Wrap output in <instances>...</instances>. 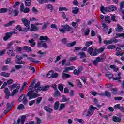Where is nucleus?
Instances as JSON below:
<instances>
[{
	"label": "nucleus",
	"mask_w": 124,
	"mask_h": 124,
	"mask_svg": "<svg viewBox=\"0 0 124 124\" xmlns=\"http://www.w3.org/2000/svg\"><path fill=\"white\" fill-rule=\"evenodd\" d=\"M104 94L105 96H107V97H111V93H110L108 91H106L104 93Z\"/></svg>",
	"instance_id": "obj_40"
},
{
	"label": "nucleus",
	"mask_w": 124,
	"mask_h": 124,
	"mask_svg": "<svg viewBox=\"0 0 124 124\" xmlns=\"http://www.w3.org/2000/svg\"><path fill=\"white\" fill-rule=\"evenodd\" d=\"M108 49L109 50H112L113 49H115L116 48V46L115 45H110L108 46L107 47Z\"/></svg>",
	"instance_id": "obj_51"
},
{
	"label": "nucleus",
	"mask_w": 124,
	"mask_h": 124,
	"mask_svg": "<svg viewBox=\"0 0 124 124\" xmlns=\"http://www.w3.org/2000/svg\"><path fill=\"white\" fill-rule=\"evenodd\" d=\"M13 106L14 105L12 104L10 105V103L9 102L7 103V104H6L7 108L4 111V115H5L6 114H7V113H8V112H9V111L11 110V108H12V107H13Z\"/></svg>",
	"instance_id": "obj_11"
},
{
	"label": "nucleus",
	"mask_w": 124,
	"mask_h": 124,
	"mask_svg": "<svg viewBox=\"0 0 124 124\" xmlns=\"http://www.w3.org/2000/svg\"><path fill=\"white\" fill-rule=\"evenodd\" d=\"M61 42L63 44H66L67 47H68L69 48H71V47H73V46L76 45V41H74L72 43H69L67 44V39L66 38L62 39Z\"/></svg>",
	"instance_id": "obj_5"
},
{
	"label": "nucleus",
	"mask_w": 124,
	"mask_h": 124,
	"mask_svg": "<svg viewBox=\"0 0 124 124\" xmlns=\"http://www.w3.org/2000/svg\"><path fill=\"white\" fill-rule=\"evenodd\" d=\"M35 81H36V79H33V81L31 82V83L30 86V88H33V87L35 86L34 85L35 84Z\"/></svg>",
	"instance_id": "obj_60"
},
{
	"label": "nucleus",
	"mask_w": 124,
	"mask_h": 124,
	"mask_svg": "<svg viewBox=\"0 0 124 124\" xmlns=\"http://www.w3.org/2000/svg\"><path fill=\"white\" fill-rule=\"evenodd\" d=\"M21 21L25 27H29L30 26V22L27 18H22Z\"/></svg>",
	"instance_id": "obj_15"
},
{
	"label": "nucleus",
	"mask_w": 124,
	"mask_h": 124,
	"mask_svg": "<svg viewBox=\"0 0 124 124\" xmlns=\"http://www.w3.org/2000/svg\"><path fill=\"white\" fill-rule=\"evenodd\" d=\"M124 7V1H123L120 3V9H123Z\"/></svg>",
	"instance_id": "obj_64"
},
{
	"label": "nucleus",
	"mask_w": 124,
	"mask_h": 124,
	"mask_svg": "<svg viewBox=\"0 0 124 124\" xmlns=\"http://www.w3.org/2000/svg\"><path fill=\"white\" fill-rule=\"evenodd\" d=\"M17 86H20V84L18 83H15L12 85L10 86V89L11 90H13V89H15L17 87Z\"/></svg>",
	"instance_id": "obj_45"
},
{
	"label": "nucleus",
	"mask_w": 124,
	"mask_h": 124,
	"mask_svg": "<svg viewBox=\"0 0 124 124\" xmlns=\"http://www.w3.org/2000/svg\"><path fill=\"white\" fill-rule=\"evenodd\" d=\"M52 76H53V72L52 71L49 72L47 75V77H48V78H52Z\"/></svg>",
	"instance_id": "obj_57"
},
{
	"label": "nucleus",
	"mask_w": 124,
	"mask_h": 124,
	"mask_svg": "<svg viewBox=\"0 0 124 124\" xmlns=\"http://www.w3.org/2000/svg\"><path fill=\"white\" fill-rule=\"evenodd\" d=\"M39 40L41 41H42V40H45V41H48V40H49V38H48V36H40Z\"/></svg>",
	"instance_id": "obj_27"
},
{
	"label": "nucleus",
	"mask_w": 124,
	"mask_h": 124,
	"mask_svg": "<svg viewBox=\"0 0 124 124\" xmlns=\"http://www.w3.org/2000/svg\"><path fill=\"white\" fill-rule=\"evenodd\" d=\"M118 42H119V41L116 39V38H115V37L113 39H111L110 40L104 41V43L105 44H112V43H118Z\"/></svg>",
	"instance_id": "obj_10"
},
{
	"label": "nucleus",
	"mask_w": 124,
	"mask_h": 124,
	"mask_svg": "<svg viewBox=\"0 0 124 124\" xmlns=\"http://www.w3.org/2000/svg\"><path fill=\"white\" fill-rule=\"evenodd\" d=\"M93 101L94 102L95 105L97 106V107H98V108H100V107H101V105L98 104V100H97V99H94Z\"/></svg>",
	"instance_id": "obj_38"
},
{
	"label": "nucleus",
	"mask_w": 124,
	"mask_h": 124,
	"mask_svg": "<svg viewBox=\"0 0 124 124\" xmlns=\"http://www.w3.org/2000/svg\"><path fill=\"white\" fill-rule=\"evenodd\" d=\"M0 75L1 76H3L4 77H9V76H10V73L2 72H1Z\"/></svg>",
	"instance_id": "obj_28"
},
{
	"label": "nucleus",
	"mask_w": 124,
	"mask_h": 124,
	"mask_svg": "<svg viewBox=\"0 0 124 124\" xmlns=\"http://www.w3.org/2000/svg\"><path fill=\"white\" fill-rule=\"evenodd\" d=\"M117 10V7L115 5H110L108 7H104V6H101L100 8V11L103 14H105L104 11L107 12H111V11H116Z\"/></svg>",
	"instance_id": "obj_3"
},
{
	"label": "nucleus",
	"mask_w": 124,
	"mask_h": 124,
	"mask_svg": "<svg viewBox=\"0 0 124 124\" xmlns=\"http://www.w3.org/2000/svg\"><path fill=\"white\" fill-rule=\"evenodd\" d=\"M27 60H29V61H30V62H32L36 63H39V62H40V61H35V58L32 57H27Z\"/></svg>",
	"instance_id": "obj_16"
},
{
	"label": "nucleus",
	"mask_w": 124,
	"mask_h": 124,
	"mask_svg": "<svg viewBox=\"0 0 124 124\" xmlns=\"http://www.w3.org/2000/svg\"><path fill=\"white\" fill-rule=\"evenodd\" d=\"M119 37L124 38V33H117L115 36V38H119Z\"/></svg>",
	"instance_id": "obj_36"
},
{
	"label": "nucleus",
	"mask_w": 124,
	"mask_h": 124,
	"mask_svg": "<svg viewBox=\"0 0 124 124\" xmlns=\"http://www.w3.org/2000/svg\"><path fill=\"white\" fill-rule=\"evenodd\" d=\"M20 11L21 12H24V13H29L31 10L30 8L26 7L25 8V5H24V3H21L20 5Z\"/></svg>",
	"instance_id": "obj_7"
},
{
	"label": "nucleus",
	"mask_w": 124,
	"mask_h": 124,
	"mask_svg": "<svg viewBox=\"0 0 124 124\" xmlns=\"http://www.w3.org/2000/svg\"><path fill=\"white\" fill-rule=\"evenodd\" d=\"M21 87V85H19L16 87V89H15L13 90L12 92V94H10V92L9 91V89L8 88L6 87L4 90V93H5V98L6 99H8L9 98V96H14L15 94L18 93V92H19V89Z\"/></svg>",
	"instance_id": "obj_1"
},
{
	"label": "nucleus",
	"mask_w": 124,
	"mask_h": 124,
	"mask_svg": "<svg viewBox=\"0 0 124 124\" xmlns=\"http://www.w3.org/2000/svg\"><path fill=\"white\" fill-rule=\"evenodd\" d=\"M32 89H34L35 92L38 93L41 91V87L40 86V82L38 81L37 82L35 86L32 87Z\"/></svg>",
	"instance_id": "obj_9"
},
{
	"label": "nucleus",
	"mask_w": 124,
	"mask_h": 124,
	"mask_svg": "<svg viewBox=\"0 0 124 124\" xmlns=\"http://www.w3.org/2000/svg\"><path fill=\"white\" fill-rule=\"evenodd\" d=\"M90 30L89 28L86 29V31L84 32V35H85V36L89 35V34H90Z\"/></svg>",
	"instance_id": "obj_53"
},
{
	"label": "nucleus",
	"mask_w": 124,
	"mask_h": 124,
	"mask_svg": "<svg viewBox=\"0 0 124 124\" xmlns=\"http://www.w3.org/2000/svg\"><path fill=\"white\" fill-rule=\"evenodd\" d=\"M41 100H42V97H40L37 99V101H36V104H39V103H40L41 102Z\"/></svg>",
	"instance_id": "obj_62"
},
{
	"label": "nucleus",
	"mask_w": 124,
	"mask_h": 124,
	"mask_svg": "<svg viewBox=\"0 0 124 124\" xmlns=\"http://www.w3.org/2000/svg\"><path fill=\"white\" fill-rule=\"evenodd\" d=\"M77 82L78 88H79L80 89L83 88V85H82V83L81 82V81H80L79 79H77Z\"/></svg>",
	"instance_id": "obj_49"
},
{
	"label": "nucleus",
	"mask_w": 124,
	"mask_h": 124,
	"mask_svg": "<svg viewBox=\"0 0 124 124\" xmlns=\"http://www.w3.org/2000/svg\"><path fill=\"white\" fill-rule=\"evenodd\" d=\"M7 53L9 55V56H11V57H14V56H15V54L13 53V50H10V48H9Z\"/></svg>",
	"instance_id": "obj_31"
},
{
	"label": "nucleus",
	"mask_w": 124,
	"mask_h": 124,
	"mask_svg": "<svg viewBox=\"0 0 124 124\" xmlns=\"http://www.w3.org/2000/svg\"><path fill=\"white\" fill-rule=\"evenodd\" d=\"M8 11V9L6 8H1L0 9V13H6L7 11Z\"/></svg>",
	"instance_id": "obj_34"
},
{
	"label": "nucleus",
	"mask_w": 124,
	"mask_h": 124,
	"mask_svg": "<svg viewBox=\"0 0 124 124\" xmlns=\"http://www.w3.org/2000/svg\"><path fill=\"white\" fill-rule=\"evenodd\" d=\"M59 11H62L63 10H65V11H68V9L66 8L65 7H60L59 8Z\"/></svg>",
	"instance_id": "obj_50"
},
{
	"label": "nucleus",
	"mask_w": 124,
	"mask_h": 124,
	"mask_svg": "<svg viewBox=\"0 0 124 124\" xmlns=\"http://www.w3.org/2000/svg\"><path fill=\"white\" fill-rule=\"evenodd\" d=\"M62 77H63V78H69L71 77V76H70V75H69L68 74H66L65 73H63Z\"/></svg>",
	"instance_id": "obj_42"
},
{
	"label": "nucleus",
	"mask_w": 124,
	"mask_h": 124,
	"mask_svg": "<svg viewBox=\"0 0 124 124\" xmlns=\"http://www.w3.org/2000/svg\"><path fill=\"white\" fill-rule=\"evenodd\" d=\"M16 21L15 20H12L10 21L9 23H6L4 25V27H10V26H12V24H14Z\"/></svg>",
	"instance_id": "obj_25"
},
{
	"label": "nucleus",
	"mask_w": 124,
	"mask_h": 124,
	"mask_svg": "<svg viewBox=\"0 0 124 124\" xmlns=\"http://www.w3.org/2000/svg\"><path fill=\"white\" fill-rule=\"evenodd\" d=\"M59 106H60V103L59 102H56L54 104V110L56 111L59 110Z\"/></svg>",
	"instance_id": "obj_29"
},
{
	"label": "nucleus",
	"mask_w": 124,
	"mask_h": 124,
	"mask_svg": "<svg viewBox=\"0 0 124 124\" xmlns=\"http://www.w3.org/2000/svg\"><path fill=\"white\" fill-rule=\"evenodd\" d=\"M72 9V12L73 14H78V13H79V8H78V7H73Z\"/></svg>",
	"instance_id": "obj_19"
},
{
	"label": "nucleus",
	"mask_w": 124,
	"mask_h": 124,
	"mask_svg": "<svg viewBox=\"0 0 124 124\" xmlns=\"http://www.w3.org/2000/svg\"><path fill=\"white\" fill-rule=\"evenodd\" d=\"M92 44H93L92 41L86 42L85 46L86 47H89V46H91V45H92Z\"/></svg>",
	"instance_id": "obj_59"
},
{
	"label": "nucleus",
	"mask_w": 124,
	"mask_h": 124,
	"mask_svg": "<svg viewBox=\"0 0 124 124\" xmlns=\"http://www.w3.org/2000/svg\"><path fill=\"white\" fill-rule=\"evenodd\" d=\"M28 42L29 43H30V46H31V47H34L35 46V44H36V43L34 41V40L33 39L29 40L28 41Z\"/></svg>",
	"instance_id": "obj_22"
},
{
	"label": "nucleus",
	"mask_w": 124,
	"mask_h": 124,
	"mask_svg": "<svg viewBox=\"0 0 124 124\" xmlns=\"http://www.w3.org/2000/svg\"><path fill=\"white\" fill-rule=\"evenodd\" d=\"M28 90L30 91L27 93L26 96L29 97L28 99H33V98H36L38 96H40V95L36 92H34V90H32L31 87H29Z\"/></svg>",
	"instance_id": "obj_2"
},
{
	"label": "nucleus",
	"mask_w": 124,
	"mask_h": 124,
	"mask_svg": "<svg viewBox=\"0 0 124 124\" xmlns=\"http://www.w3.org/2000/svg\"><path fill=\"white\" fill-rule=\"evenodd\" d=\"M58 89L62 92V93L63 92V85L62 84H58Z\"/></svg>",
	"instance_id": "obj_35"
},
{
	"label": "nucleus",
	"mask_w": 124,
	"mask_h": 124,
	"mask_svg": "<svg viewBox=\"0 0 124 124\" xmlns=\"http://www.w3.org/2000/svg\"><path fill=\"white\" fill-rule=\"evenodd\" d=\"M25 109V106L22 104H20L17 107L18 110H24Z\"/></svg>",
	"instance_id": "obj_44"
},
{
	"label": "nucleus",
	"mask_w": 124,
	"mask_h": 124,
	"mask_svg": "<svg viewBox=\"0 0 124 124\" xmlns=\"http://www.w3.org/2000/svg\"><path fill=\"white\" fill-rule=\"evenodd\" d=\"M31 0H26L25 2V6L29 7L31 6Z\"/></svg>",
	"instance_id": "obj_32"
},
{
	"label": "nucleus",
	"mask_w": 124,
	"mask_h": 124,
	"mask_svg": "<svg viewBox=\"0 0 124 124\" xmlns=\"http://www.w3.org/2000/svg\"><path fill=\"white\" fill-rule=\"evenodd\" d=\"M97 109V108L94 107H93V106H90L88 109V111L86 113L87 118H90V117H91V116H92V115L93 114L94 110H96Z\"/></svg>",
	"instance_id": "obj_6"
},
{
	"label": "nucleus",
	"mask_w": 124,
	"mask_h": 124,
	"mask_svg": "<svg viewBox=\"0 0 124 124\" xmlns=\"http://www.w3.org/2000/svg\"><path fill=\"white\" fill-rule=\"evenodd\" d=\"M104 50H105V47H100L99 49H97V52L98 54L100 53H103V52H104Z\"/></svg>",
	"instance_id": "obj_43"
},
{
	"label": "nucleus",
	"mask_w": 124,
	"mask_h": 124,
	"mask_svg": "<svg viewBox=\"0 0 124 124\" xmlns=\"http://www.w3.org/2000/svg\"><path fill=\"white\" fill-rule=\"evenodd\" d=\"M65 107V105L64 104H61L60 107L59 108V111H62Z\"/></svg>",
	"instance_id": "obj_56"
},
{
	"label": "nucleus",
	"mask_w": 124,
	"mask_h": 124,
	"mask_svg": "<svg viewBox=\"0 0 124 124\" xmlns=\"http://www.w3.org/2000/svg\"><path fill=\"white\" fill-rule=\"evenodd\" d=\"M31 29L30 31H37V30H38L39 29L38 27H36L34 24H32L31 25Z\"/></svg>",
	"instance_id": "obj_18"
},
{
	"label": "nucleus",
	"mask_w": 124,
	"mask_h": 124,
	"mask_svg": "<svg viewBox=\"0 0 124 124\" xmlns=\"http://www.w3.org/2000/svg\"><path fill=\"white\" fill-rule=\"evenodd\" d=\"M106 76H107V77H108L109 80H111V79L113 78V75L112 74V73L110 72H107V73L106 74Z\"/></svg>",
	"instance_id": "obj_26"
},
{
	"label": "nucleus",
	"mask_w": 124,
	"mask_h": 124,
	"mask_svg": "<svg viewBox=\"0 0 124 124\" xmlns=\"http://www.w3.org/2000/svg\"><path fill=\"white\" fill-rule=\"evenodd\" d=\"M90 55L92 56V57H95V56H97V49L95 48L94 49V51L93 52L92 51V53H91V54H90Z\"/></svg>",
	"instance_id": "obj_48"
},
{
	"label": "nucleus",
	"mask_w": 124,
	"mask_h": 124,
	"mask_svg": "<svg viewBox=\"0 0 124 124\" xmlns=\"http://www.w3.org/2000/svg\"><path fill=\"white\" fill-rule=\"evenodd\" d=\"M46 7L48 9H50V10H54V7L52 6V5L49 4L46 6Z\"/></svg>",
	"instance_id": "obj_55"
},
{
	"label": "nucleus",
	"mask_w": 124,
	"mask_h": 124,
	"mask_svg": "<svg viewBox=\"0 0 124 124\" xmlns=\"http://www.w3.org/2000/svg\"><path fill=\"white\" fill-rule=\"evenodd\" d=\"M50 89V86L49 85H46L44 87H42L41 91L42 92H46V91H48Z\"/></svg>",
	"instance_id": "obj_24"
},
{
	"label": "nucleus",
	"mask_w": 124,
	"mask_h": 124,
	"mask_svg": "<svg viewBox=\"0 0 124 124\" xmlns=\"http://www.w3.org/2000/svg\"><path fill=\"white\" fill-rule=\"evenodd\" d=\"M27 118V116L26 115H22L21 116V124H24V123H25V121H26V118Z\"/></svg>",
	"instance_id": "obj_47"
},
{
	"label": "nucleus",
	"mask_w": 124,
	"mask_h": 124,
	"mask_svg": "<svg viewBox=\"0 0 124 124\" xmlns=\"http://www.w3.org/2000/svg\"><path fill=\"white\" fill-rule=\"evenodd\" d=\"M78 56H79L80 59H84V58H86V53L85 52H79L78 54Z\"/></svg>",
	"instance_id": "obj_23"
},
{
	"label": "nucleus",
	"mask_w": 124,
	"mask_h": 124,
	"mask_svg": "<svg viewBox=\"0 0 124 124\" xmlns=\"http://www.w3.org/2000/svg\"><path fill=\"white\" fill-rule=\"evenodd\" d=\"M81 49H82V47H81L76 46L75 47L74 50H73V52H79V51H80V50H81Z\"/></svg>",
	"instance_id": "obj_54"
},
{
	"label": "nucleus",
	"mask_w": 124,
	"mask_h": 124,
	"mask_svg": "<svg viewBox=\"0 0 124 124\" xmlns=\"http://www.w3.org/2000/svg\"><path fill=\"white\" fill-rule=\"evenodd\" d=\"M74 74L75 75H79V74H80V73L79 72V71L77 69H75L74 70Z\"/></svg>",
	"instance_id": "obj_63"
},
{
	"label": "nucleus",
	"mask_w": 124,
	"mask_h": 124,
	"mask_svg": "<svg viewBox=\"0 0 124 124\" xmlns=\"http://www.w3.org/2000/svg\"><path fill=\"white\" fill-rule=\"evenodd\" d=\"M109 67L113 69V71H115V72L119 71V68H116V65H111Z\"/></svg>",
	"instance_id": "obj_37"
},
{
	"label": "nucleus",
	"mask_w": 124,
	"mask_h": 124,
	"mask_svg": "<svg viewBox=\"0 0 124 124\" xmlns=\"http://www.w3.org/2000/svg\"><path fill=\"white\" fill-rule=\"evenodd\" d=\"M23 50L27 51V52H32V49L29 46H25L23 47Z\"/></svg>",
	"instance_id": "obj_20"
},
{
	"label": "nucleus",
	"mask_w": 124,
	"mask_h": 124,
	"mask_svg": "<svg viewBox=\"0 0 124 124\" xmlns=\"http://www.w3.org/2000/svg\"><path fill=\"white\" fill-rule=\"evenodd\" d=\"M14 42H15V41H12L10 43L8 44V46L7 47L6 49L7 50H9V49H10V47H11V46L14 44Z\"/></svg>",
	"instance_id": "obj_41"
},
{
	"label": "nucleus",
	"mask_w": 124,
	"mask_h": 124,
	"mask_svg": "<svg viewBox=\"0 0 124 124\" xmlns=\"http://www.w3.org/2000/svg\"><path fill=\"white\" fill-rule=\"evenodd\" d=\"M117 27L115 28L116 31H123V27L120 25V24H117Z\"/></svg>",
	"instance_id": "obj_30"
},
{
	"label": "nucleus",
	"mask_w": 124,
	"mask_h": 124,
	"mask_svg": "<svg viewBox=\"0 0 124 124\" xmlns=\"http://www.w3.org/2000/svg\"><path fill=\"white\" fill-rule=\"evenodd\" d=\"M122 115H120L119 117L116 116H113L112 117V121L115 123H121L122 122Z\"/></svg>",
	"instance_id": "obj_13"
},
{
	"label": "nucleus",
	"mask_w": 124,
	"mask_h": 124,
	"mask_svg": "<svg viewBox=\"0 0 124 124\" xmlns=\"http://www.w3.org/2000/svg\"><path fill=\"white\" fill-rule=\"evenodd\" d=\"M71 25L75 29H76L78 27V24L76 22H72Z\"/></svg>",
	"instance_id": "obj_61"
},
{
	"label": "nucleus",
	"mask_w": 124,
	"mask_h": 124,
	"mask_svg": "<svg viewBox=\"0 0 124 124\" xmlns=\"http://www.w3.org/2000/svg\"><path fill=\"white\" fill-rule=\"evenodd\" d=\"M26 98V94H22L21 96H20L19 99H18V101L19 102H21L24 100V98Z\"/></svg>",
	"instance_id": "obj_33"
},
{
	"label": "nucleus",
	"mask_w": 124,
	"mask_h": 124,
	"mask_svg": "<svg viewBox=\"0 0 124 124\" xmlns=\"http://www.w3.org/2000/svg\"><path fill=\"white\" fill-rule=\"evenodd\" d=\"M114 109H118L121 112L124 113V108L123 106H121L120 104H116L114 106Z\"/></svg>",
	"instance_id": "obj_14"
},
{
	"label": "nucleus",
	"mask_w": 124,
	"mask_h": 124,
	"mask_svg": "<svg viewBox=\"0 0 124 124\" xmlns=\"http://www.w3.org/2000/svg\"><path fill=\"white\" fill-rule=\"evenodd\" d=\"M62 100L63 102H65V101H67V100H69V99H67V98H66V96L63 95L62 96Z\"/></svg>",
	"instance_id": "obj_58"
},
{
	"label": "nucleus",
	"mask_w": 124,
	"mask_h": 124,
	"mask_svg": "<svg viewBox=\"0 0 124 124\" xmlns=\"http://www.w3.org/2000/svg\"><path fill=\"white\" fill-rule=\"evenodd\" d=\"M37 46L39 48H44L45 49H47L48 48V45L46 43H44L43 41H41L37 43Z\"/></svg>",
	"instance_id": "obj_8"
},
{
	"label": "nucleus",
	"mask_w": 124,
	"mask_h": 124,
	"mask_svg": "<svg viewBox=\"0 0 124 124\" xmlns=\"http://www.w3.org/2000/svg\"><path fill=\"white\" fill-rule=\"evenodd\" d=\"M62 17L63 19L64 20L66 19L65 21L67 22V21H68V18H67L66 17V15H65V13H64V12H62Z\"/></svg>",
	"instance_id": "obj_39"
},
{
	"label": "nucleus",
	"mask_w": 124,
	"mask_h": 124,
	"mask_svg": "<svg viewBox=\"0 0 124 124\" xmlns=\"http://www.w3.org/2000/svg\"><path fill=\"white\" fill-rule=\"evenodd\" d=\"M14 13V16H15V17L18 16V15H19V11L18 10V9H15V10H14V11L13 12V14Z\"/></svg>",
	"instance_id": "obj_52"
},
{
	"label": "nucleus",
	"mask_w": 124,
	"mask_h": 124,
	"mask_svg": "<svg viewBox=\"0 0 124 124\" xmlns=\"http://www.w3.org/2000/svg\"><path fill=\"white\" fill-rule=\"evenodd\" d=\"M44 110L46 111V112H48V113H52L53 112V109L46 106L44 107Z\"/></svg>",
	"instance_id": "obj_17"
},
{
	"label": "nucleus",
	"mask_w": 124,
	"mask_h": 124,
	"mask_svg": "<svg viewBox=\"0 0 124 124\" xmlns=\"http://www.w3.org/2000/svg\"><path fill=\"white\" fill-rule=\"evenodd\" d=\"M62 27L63 28V29L67 31H71L72 33L73 32V28L69 26V25L66 24L64 25H62Z\"/></svg>",
	"instance_id": "obj_12"
},
{
	"label": "nucleus",
	"mask_w": 124,
	"mask_h": 124,
	"mask_svg": "<svg viewBox=\"0 0 124 124\" xmlns=\"http://www.w3.org/2000/svg\"><path fill=\"white\" fill-rule=\"evenodd\" d=\"M13 34H19V33L16 31H13L7 32L5 33V36L3 37V39L4 41H7L9 38H11Z\"/></svg>",
	"instance_id": "obj_4"
},
{
	"label": "nucleus",
	"mask_w": 124,
	"mask_h": 124,
	"mask_svg": "<svg viewBox=\"0 0 124 124\" xmlns=\"http://www.w3.org/2000/svg\"><path fill=\"white\" fill-rule=\"evenodd\" d=\"M105 22H107V23H111V21H110V16H106L105 17Z\"/></svg>",
	"instance_id": "obj_46"
},
{
	"label": "nucleus",
	"mask_w": 124,
	"mask_h": 124,
	"mask_svg": "<svg viewBox=\"0 0 124 124\" xmlns=\"http://www.w3.org/2000/svg\"><path fill=\"white\" fill-rule=\"evenodd\" d=\"M54 96V97H60L61 96V93H60V91L58 89L55 90Z\"/></svg>",
	"instance_id": "obj_21"
}]
</instances>
